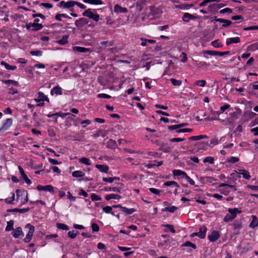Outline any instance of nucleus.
<instances>
[{
  "instance_id": "obj_1",
  "label": "nucleus",
  "mask_w": 258,
  "mask_h": 258,
  "mask_svg": "<svg viewBox=\"0 0 258 258\" xmlns=\"http://www.w3.org/2000/svg\"><path fill=\"white\" fill-rule=\"evenodd\" d=\"M16 201L20 205H23L28 202L27 192L26 190L17 189L16 190Z\"/></svg>"
},
{
  "instance_id": "obj_2",
  "label": "nucleus",
  "mask_w": 258,
  "mask_h": 258,
  "mask_svg": "<svg viewBox=\"0 0 258 258\" xmlns=\"http://www.w3.org/2000/svg\"><path fill=\"white\" fill-rule=\"evenodd\" d=\"M34 101L38 103L37 104V106H43L44 104V101L47 102H49V100L43 92H39L37 93V98H35Z\"/></svg>"
},
{
  "instance_id": "obj_3",
  "label": "nucleus",
  "mask_w": 258,
  "mask_h": 258,
  "mask_svg": "<svg viewBox=\"0 0 258 258\" xmlns=\"http://www.w3.org/2000/svg\"><path fill=\"white\" fill-rule=\"evenodd\" d=\"M25 228H28L29 229V231L26 234L25 238H24V241L26 243H28L32 239V237L35 231V227L33 225H31L30 224H27L26 225Z\"/></svg>"
},
{
  "instance_id": "obj_4",
  "label": "nucleus",
  "mask_w": 258,
  "mask_h": 258,
  "mask_svg": "<svg viewBox=\"0 0 258 258\" xmlns=\"http://www.w3.org/2000/svg\"><path fill=\"white\" fill-rule=\"evenodd\" d=\"M84 16L87 17L89 19H92L94 21L97 22L99 20V15L97 14H94L93 11L91 9H87L83 13Z\"/></svg>"
},
{
  "instance_id": "obj_5",
  "label": "nucleus",
  "mask_w": 258,
  "mask_h": 258,
  "mask_svg": "<svg viewBox=\"0 0 258 258\" xmlns=\"http://www.w3.org/2000/svg\"><path fill=\"white\" fill-rule=\"evenodd\" d=\"M219 187H224V188H221L219 189V191L221 194L227 196L230 190L229 189V188H233L234 187V185H229L226 183H221L219 185Z\"/></svg>"
},
{
  "instance_id": "obj_6",
  "label": "nucleus",
  "mask_w": 258,
  "mask_h": 258,
  "mask_svg": "<svg viewBox=\"0 0 258 258\" xmlns=\"http://www.w3.org/2000/svg\"><path fill=\"white\" fill-rule=\"evenodd\" d=\"M13 120L11 118L7 119L3 123L0 128V132H4L8 130L12 125Z\"/></svg>"
},
{
  "instance_id": "obj_7",
  "label": "nucleus",
  "mask_w": 258,
  "mask_h": 258,
  "mask_svg": "<svg viewBox=\"0 0 258 258\" xmlns=\"http://www.w3.org/2000/svg\"><path fill=\"white\" fill-rule=\"evenodd\" d=\"M37 189L39 191H48L51 193L54 192V187L51 185H47L45 186H43L42 185H38L37 186Z\"/></svg>"
},
{
  "instance_id": "obj_8",
  "label": "nucleus",
  "mask_w": 258,
  "mask_h": 258,
  "mask_svg": "<svg viewBox=\"0 0 258 258\" xmlns=\"http://www.w3.org/2000/svg\"><path fill=\"white\" fill-rule=\"evenodd\" d=\"M220 237V233L218 231L214 230L211 234L208 236V239L211 242H215Z\"/></svg>"
},
{
  "instance_id": "obj_9",
  "label": "nucleus",
  "mask_w": 258,
  "mask_h": 258,
  "mask_svg": "<svg viewBox=\"0 0 258 258\" xmlns=\"http://www.w3.org/2000/svg\"><path fill=\"white\" fill-rule=\"evenodd\" d=\"M12 235L17 238H21L23 237L24 234L23 233L22 228L21 227H17L12 233Z\"/></svg>"
},
{
  "instance_id": "obj_10",
  "label": "nucleus",
  "mask_w": 258,
  "mask_h": 258,
  "mask_svg": "<svg viewBox=\"0 0 258 258\" xmlns=\"http://www.w3.org/2000/svg\"><path fill=\"white\" fill-rule=\"evenodd\" d=\"M87 20L84 18H81L78 20H76L75 24L77 28H81L85 25L87 24Z\"/></svg>"
},
{
  "instance_id": "obj_11",
  "label": "nucleus",
  "mask_w": 258,
  "mask_h": 258,
  "mask_svg": "<svg viewBox=\"0 0 258 258\" xmlns=\"http://www.w3.org/2000/svg\"><path fill=\"white\" fill-rule=\"evenodd\" d=\"M18 169H19V170L20 173L21 177L25 180L26 183H27L28 184H31V180L28 178V177H27L26 174L25 173L23 169L20 166L18 167Z\"/></svg>"
},
{
  "instance_id": "obj_12",
  "label": "nucleus",
  "mask_w": 258,
  "mask_h": 258,
  "mask_svg": "<svg viewBox=\"0 0 258 258\" xmlns=\"http://www.w3.org/2000/svg\"><path fill=\"white\" fill-rule=\"evenodd\" d=\"M127 11L126 8L122 7L118 5H116L114 7V12L116 14L126 13Z\"/></svg>"
},
{
  "instance_id": "obj_13",
  "label": "nucleus",
  "mask_w": 258,
  "mask_h": 258,
  "mask_svg": "<svg viewBox=\"0 0 258 258\" xmlns=\"http://www.w3.org/2000/svg\"><path fill=\"white\" fill-rule=\"evenodd\" d=\"M173 174L174 176L180 177L182 178H184L187 175L186 172L179 169H174L172 171Z\"/></svg>"
},
{
  "instance_id": "obj_14",
  "label": "nucleus",
  "mask_w": 258,
  "mask_h": 258,
  "mask_svg": "<svg viewBox=\"0 0 258 258\" xmlns=\"http://www.w3.org/2000/svg\"><path fill=\"white\" fill-rule=\"evenodd\" d=\"M51 95H61L62 94V88L59 86L54 87L50 92Z\"/></svg>"
},
{
  "instance_id": "obj_15",
  "label": "nucleus",
  "mask_w": 258,
  "mask_h": 258,
  "mask_svg": "<svg viewBox=\"0 0 258 258\" xmlns=\"http://www.w3.org/2000/svg\"><path fill=\"white\" fill-rule=\"evenodd\" d=\"M196 18H197V17H196L189 13H185L183 16L182 21L187 23L190 20H194Z\"/></svg>"
},
{
  "instance_id": "obj_16",
  "label": "nucleus",
  "mask_w": 258,
  "mask_h": 258,
  "mask_svg": "<svg viewBox=\"0 0 258 258\" xmlns=\"http://www.w3.org/2000/svg\"><path fill=\"white\" fill-rule=\"evenodd\" d=\"M228 211L230 214V215L231 217L234 219L236 217L237 214H240L241 213V211L239 210L237 208L233 209L229 208L228 209Z\"/></svg>"
},
{
  "instance_id": "obj_17",
  "label": "nucleus",
  "mask_w": 258,
  "mask_h": 258,
  "mask_svg": "<svg viewBox=\"0 0 258 258\" xmlns=\"http://www.w3.org/2000/svg\"><path fill=\"white\" fill-rule=\"evenodd\" d=\"M240 42V39L239 37L228 38L226 39V44L229 45L232 43H238Z\"/></svg>"
},
{
  "instance_id": "obj_18",
  "label": "nucleus",
  "mask_w": 258,
  "mask_h": 258,
  "mask_svg": "<svg viewBox=\"0 0 258 258\" xmlns=\"http://www.w3.org/2000/svg\"><path fill=\"white\" fill-rule=\"evenodd\" d=\"M258 226V218L255 215H252V221L250 223L249 226L253 229Z\"/></svg>"
},
{
  "instance_id": "obj_19",
  "label": "nucleus",
  "mask_w": 258,
  "mask_h": 258,
  "mask_svg": "<svg viewBox=\"0 0 258 258\" xmlns=\"http://www.w3.org/2000/svg\"><path fill=\"white\" fill-rule=\"evenodd\" d=\"M207 228L203 226L200 228L199 232H198V237L200 238H204L206 236Z\"/></svg>"
},
{
  "instance_id": "obj_20",
  "label": "nucleus",
  "mask_w": 258,
  "mask_h": 258,
  "mask_svg": "<svg viewBox=\"0 0 258 258\" xmlns=\"http://www.w3.org/2000/svg\"><path fill=\"white\" fill-rule=\"evenodd\" d=\"M95 167L101 172L107 173L109 170V167L105 165L96 164Z\"/></svg>"
},
{
  "instance_id": "obj_21",
  "label": "nucleus",
  "mask_w": 258,
  "mask_h": 258,
  "mask_svg": "<svg viewBox=\"0 0 258 258\" xmlns=\"http://www.w3.org/2000/svg\"><path fill=\"white\" fill-rule=\"evenodd\" d=\"M84 3L94 5H101L103 2L101 0H82Z\"/></svg>"
},
{
  "instance_id": "obj_22",
  "label": "nucleus",
  "mask_w": 258,
  "mask_h": 258,
  "mask_svg": "<svg viewBox=\"0 0 258 258\" xmlns=\"http://www.w3.org/2000/svg\"><path fill=\"white\" fill-rule=\"evenodd\" d=\"M73 50L74 51L81 53L87 52L89 51L88 48L80 46H74L73 47Z\"/></svg>"
},
{
  "instance_id": "obj_23",
  "label": "nucleus",
  "mask_w": 258,
  "mask_h": 258,
  "mask_svg": "<svg viewBox=\"0 0 258 258\" xmlns=\"http://www.w3.org/2000/svg\"><path fill=\"white\" fill-rule=\"evenodd\" d=\"M79 161L80 163L88 166L91 165L92 164L91 161L89 158L86 157H82L80 158Z\"/></svg>"
},
{
  "instance_id": "obj_24",
  "label": "nucleus",
  "mask_w": 258,
  "mask_h": 258,
  "mask_svg": "<svg viewBox=\"0 0 258 258\" xmlns=\"http://www.w3.org/2000/svg\"><path fill=\"white\" fill-rule=\"evenodd\" d=\"M121 198V197L118 195L111 194L109 195H107L105 197V199L107 201H109L111 199H115L118 200Z\"/></svg>"
},
{
  "instance_id": "obj_25",
  "label": "nucleus",
  "mask_w": 258,
  "mask_h": 258,
  "mask_svg": "<svg viewBox=\"0 0 258 258\" xmlns=\"http://www.w3.org/2000/svg\"><path fill=\"white\" fill-rule=\"evenodd\" d=\"M2 82L3 83L5 84H8L9 87L11 85L17 86L19 85V83L18 82L12 80H2Z\"/></svg>"
},
{
  "instance_id": "obj_26",
  "label": "nucleus",
  "mask_w": 258,
  "mask_h": 258,
  "mask_svg": "<svg viewBox=\"0 0 258 258\" xmlns=\"http://www.w3.org/2000/svg\"><path fill=\"white\" fill-rule=\"evenodd\" d=\"M193 7V5H188V4H181L179 5H177L175 6L176 8L180 9L183 10H187L190 8Z\"/></svg>"
},
{
  "instance_id": "obj_27",
  "label": "nucleus",
  "mask_w": 258,
  "mask_h": 258,
  "mask_svg": "<svg viewBox=\"0 0 258 258\" xmlns=\"http://www.w3.org/2000/svg\"><path fill=\"white\" fill-rule=\"evenodd\" d=\"M136 211H137V210L134 208L128 209L125 207L122 208V212L124 213L126 215H131Z\"/></svg>"
},
{
  "instance_id": "obj_28",
  "label": "nucleus",
  "mask_w": 258,
  "mask_h": 258,
  "mask_svg": "<svg viewBox=\"0 0 258 258\" xmlns=\"http://www.w3.org/2000/svg\"><path fill=\"white\" fill-rule=\"evenodd\" d=\"M1 65L5 67V69L8 70H15L17 67L15 66H10L5 61H2L1 62Z\"/></svg>"
},
{
  "instance_id": "obj_29",
  "label": "nucleus",
  "mask_w": 258,
  "mask_h": 258,
  "mask_svg": "<svg viewBox=\"0 0 258 258\" xmlns=\"http://www.w3.org/2000/svg\"><path fill=\"white\" fill-rule=\"evenodd\" d=\"M113 208L111 206H107L103 207L102 211L106 214H111L112 215H114V214L112 212V209Z\"/></svg>"
},
{
  "instance_id": "obj_30",
  "label": "nucleus",
  "mask_w": 258,
  "mask_h": 258,
  "mask_svg": "<svg viewBox=\"0 0 258 258\" xmlns=\"http://www.w3.org/2000/svg\"><path fill=\"white\" fill-rule=\"evenodd\" d=\"M177 208L174 206H172L168 207H166L165 208L162 209V211L163 212H169L170 213H174L176 210Z\"/></svg>"
},
{
  "instance_id": "obj_31",
  "label": "nucleus",
  "mask_w": 258,
  "mask_h": 258,
  "mask_svg": "<svg viewBox=\"0 0 258 258\" xmlns=\"http://www.w3.org/2000/svg\"><path fill=\"white\" fill-rule=\"evenodd\" d=\"M164 184L166 186H172L175 187L176 188L179 187V185H178V184L176 182H175L174 181H167V182H165L164 183Z\"/></svg>"
},
{
  "instance_id": "obj_32",
  "label": "nucleus",
  "mask_w": 258,
  "mask_h": 258,
  "mask_svg": "<svg viewBox=\"0 0 258 258\" xmlns=\"http://www.w3.org/2000/svg\"><path fill=\"white\" fill-rule=\"evenodd\" d=\"M68 36L67 35L63 36L61 39L56 41V43L60 45H64L68 42Z\"/></svg>"
},
{
  "instance_id": "obj_33",
  "label": "nucleus",
  "mask_w": 258,
  "mask_h": 258,
  "mask_svg": "<svg viewBox=\"0 0 258 258\" xmlns=\"http://www.w3.org/2000/svg\"><path fill=\"white\" fill-rule=\"evenodd\" d=\"M85 173L80 170L75 171L72 173V176L74 177H82L84 176Z\"/></svg>"
},
{
  "instance_id": "obj_34",
  "label": "nucleus",
  "mask_w": 258,
  "mask_h": 258,
  "mask_svg": "<svg viewBox=\"0 0 258 258\" xmlns=\"http://www.w3.org/2000/svg\"><path fill=\"white\" fill-rule=\"evenodd\" d=\"M121 188L119 187H106L105 188L106 191H114L120 192Z\"/></svg>"
},
{
  "instance_id": "obj_35",
  "label": "nucleus",
  "mask_w": 258,
  "mask_h": 258,
  "mask_svg": "<svg viewBox=\"0 0 258 258\" xmlns=\"http://www.w3.org/2000/svg\"><path fill=\"white\" fill-rule=\"evenodd\" d=\"M69 18V19H71V17H70L69 16H68L67 14H57L56 15L55 17V19L57 20V21H61V18Z\"/></svg>"
},
{
  "instance_id": "obj_36",
  "label": "nucleus",
  "mask_w": 258,
  "mask_h": 258,
  "mask_svg": "<svg viewBox=\"0 0 258 258\" xmlns=\"http://www.w3.org/2000/svg\"><path fill=\"white\" fill-rule=\"evenodd\" d=\"M43 26L41 24L34 23L32 24V30L33 31H37L41 29Z\"/></svg>"
},
{
  "instance_id": "obj_37",
  "label": "nucleus",
  "mask_w": 258,
  "mask_h": 258,
  "mask_svg": "<svg viewBox=\"0 0 258 258\" xmlns=\"http://www.w3.org/2000/svg\"><path fill=\"white\" fill-rule=\"evenodd\" d=\"M164 227L167 228V229L165 230V232H167L168 231H170L172 233H175V230L174 229V226L170 224H166L163 225Z\"/></svg>"
},
{
  "instance_id": "obj_38",
  "label": "nucleus",
  "mask_w": 258,
  "mask_h": 258,
  "mask_svg": "<svg viewBox=\"0 0 258 258\" xmlns=\"http://www.w3.org/2000/svg\"><path fill=\"white\" fill-rule=\"evenodd\" d=\"M79 234V232L77 231H76V230H72V231H70L68 233V236L71 238V239H74L75 238L76 236Z\"/></svg>"
},
{
  "instance_id": "obj_39",
  "label": "nucleus",
  "mask_w": 258,
  "mask_h": 258,
  "mask_svg": "<svg viewBox=\"0 0 258 258\" xmlns=\"http://www.w3.org/2000/svg\"><path fill=\"white\" fill-rule=\"evenodd\" d=\"M203 162L205 163H209L211 164H213L214 163V158L212 156H208L204 159Z\"/></svg>"
},
{
  "instance_id": "obj_40",
  "label": "nucleus",
  "mask_w": 258,
  "mask_h": 258,
  "mask_svg": "<svg viewBox=\"0 0 258 258\" xmlns=\"http://www.w3.org/2000/svg\"><path fill=\"white\" fill-rule=\"evenodd\" d=\"M56 227L58 229L63 230H69V227L67 225L63 224V223H57L56 224Z\"/></svg>"
},
{
  "instance_id": "obj_41",
  "label": "nucleus",
  "mask_w": 258,
  "mask_h": 258,
  "mask_svg": "<svg viewBox=\"0 0 258 258\" xmlns=\"http://www.w3.org/2000/svg\"><path fill=\"white\" fill-rule=\"evenodd\" d=\"M205 138H207V136L206 135H199V136L190 137L189 138V139L190 140H192V141H197V140L204 139Z\"/></svg>"
},
{
  "instance_id": "obj_42",
  "label": "nucleus",
  "mask_w": 258,
  "mask_h": 258,
  "mask_svg": "<svg viewBox=\"0 0 258 258\" xmlns=\"http://www.w3.org/2000/svg\"><path fill=\"white\" fill-rule=\"evenodd\" d=\"M172 85L175 86H179L181 85L182 82L179 80H176L173 78H171L170 80Z\"/></svg>"
},
{
  "instance_id": "obj_43",
  "label": "nucleus",
  "mask_w": 258,
  "mask_h": 258,
  "mask_svg": "<svg viewBox=\"0 0 258 258\" xmlns=\"http://www.w3.org/2000/svg\"><path fill=\"white\" fill-rule=\"evenodd\" d=\"M211 45L215 48H219L222 46V45L219 40H216L211 42Z\"/></svg>"
},
{
  "instance_id": "obj_44",
  "label": "nucleus",
  "mask_w": 258,
  "mask_h": 258,
  "mask_svg": "<svg viewBox=\"0 0 258 258\" xmlns=\"http://www.w3.org/2000/svg\"><path fill=\"white\" fill-rule=\"evenodd\" d=\"M91 199L93 201H100L102 200V198L100 196L94 193L91 195Z\"/></svg>"
},
{
  "instance_id": "obj_45",
  "label": "nucleus",
  "mask_w": 258,
  "mask_h": 258,
  "mask_svg": "<svg viewBox=\"0 0 258 258\" xmlns=\"http://www.w3.org/2000/svg\"><path fill=\"white\" fill-rule=\"evenodd\" d=\"M239 158L236 157H230L227 159V162L228 163H235L238 162Z\"/></svg>"
},
{
  "instance_id": "obj_46",
  "label": "nucleus",
  "mask_w": 258,
  "mask_h": 258,
  "mask_svg": "<svg viewBox=\"0 0 258 258\" xmlns=\"http://www.w3.org/2000/svg\"><path fill=\"white\" fill-rule=\"evenodd\" d=\"M241 175H242L243 178L245 179H249L251 177L249 172L245 169H243V171Z\"/></svg>"
},
{
  "instance_id": "obj_47",
  "label": "nucleus",
  "mask_w": 258,
  "mask_h": 258,
  "mask_svg": "<svg viewBox=\"0 0 258 258\" xmlns=\"http://www.w3.org/2000/svg\"><path fill=\"white\" fill-rule=\"evenodd\" d=\"M13 222L10 221L7 223V225L6 228V231H10L13 229Z\"/></svg>"
},
{
  "instance_id": "obj_48",
  "label": "nucleus",
  "mask_w": 258,
  "mask_h": 258,
  "mask_svg": "<svg viewBox=\"0 0 258 258\" xmlns=\"http://www.w3.org/2000/svg\"><path fill=\"white\" fill-rule=\"evenodd\" d=\"M219 140L218 139L214 138L210 140V147H213L214 146L219 144Z\"/></svg>"
},
{
  "instance_id": "obj_49",
  "label": "nucleus",
  "mask_w": 258,
  "mask_h": 258,
  "mask_svg": "<svg viewBox=\"0 0 258 258\" xmlns=\"http://www.w3.org/2000/svg\"><path fill=\"white\" fill-rule=\"evenodd\" d=\"M30 53L33 56H41L42 54V52L40 50H35L31 51Z\"/></svg>"
},
{
  "instance_id": "obj_50",
  "label": "nucleus",
  "mask_w": 258,
  "mask_h": 258,
  "mask_svg": "<svg viewBox=\"0 0 258 258\" xmlns=\"http://www.w3.org/2000/svg\"><path fill=\"white\" fill-rule=\"evenodd\" d=\"M15 194L14 193H12V197L10 198H7L5 200V202L7 204H11L13 203V201L15 200Z\"/></svg>"
},
{
  "instance_id": "obj_51",
  "label": "nucleus",
  "mask_w": 258,
  "mask_h": 258,
  "mask_svg": "<svg viewBox=\"0 0 258 258\" xmlns=\"http://www.w3.org/2000/svg\"><path fill=\"white\" fill-rule=\"evenodd\" d=\"M204 54H208L210 55H217V51L212 50H205L203 52Z\"/></svg>"
},
{
  "instance_id": "obj_52",
  "label": "nucleus",
  "mask_w": 258,
  "mask_h": 258,
  "mask_svg": "<svg viewBox=\"0 0 258 258\" xmlns=\"http://www.w3.org/2000/svg\"><path fill=\"white\" fill-rule=\"evenodd\" d=\"M183 245L184 246L191 247L194 249H196L197 248V246L196 244H195L188 241H186L184 244H183Z\"/></svg>"
},
{
  "instance_id": "obj_53",
  "label": "nucleus",
  "mask_w": 258,
  "mask_h": 258,
  "mask_svg": "<svg viewBox=\"0 0 258 258\" xmlns=\"http://www.w3.org/2000/svg\"><path fill=\"white\" fill-rule=\"evenodd\" d=\"M230 107V105L228 104H225L224 105L221 106L220 107L221 112L218 113V114L224 112L226 110L229 108Z\"/></svg>"
},
{
  "instance_id": "obj_54",
  "label": "nucleus",
  "mask_w": 258,
  "mask_h": 258,
  "mask_svg": "<svg viewBox=\"0 0 258 258\" xmlns=\"http://www.w3.org/2000/svg\"><path fill=\"white\" fill-rule=\"evenodd\" d=\"M91 229L93 232H96L99 230V227L97 224L93 223L91 225Z\"/></svg>"
},
{
  "instance_id": "obj_55",
  "label": "nucleus",
  "mask_w": 258,
  "mask_h": 258,
  "mask_svg": "<svg viewBox=\"0 0 258 258\" xmlns=\"http://www.w3.org/2000/svg\"><path fill=\"white\" fill-rule=\"evenodd\" d=\"M75 1H69L66 2L65 8H71L73 7L75 4Z\"/></svg>"
},
{
  "instance_id": "obj_56",
  "label": "nucleus",
  "mask_w": 258,
  "mask_h": 258,
  "mask_svg": "<svg viewBox=\"0 0 258 258\" xmlns=\"http://www.w3.org/2000/svg\"><path fill=\"white\" fill-rule=\"evenodd\" d=\"M216 2V0H204L199 4L200 7L206 6L208 3Z\"/></svg>"
},
{
  "instance_id": "obj_57",
  "label": "nucleus",
  "mask_w": 258,
  "mask_h": 258,
  "mask_svg": "<svg viewBox=\"0 0 258 258\" xmlns=\"http://www.w3.org/2000/svg\"><path fill=\"white\" fill-rule=\"evenodd\" d=\"M149 190L150 192L155 195H159L161 193V191L157 188H149Z\"/></svg>"
},
{
  "instance_id": "obj_58",
  "label": "nucleus",
  "mask_w": 258,
  "mask_h": 258,
  "mask_svg": "<svg viewBox=\"0 0 258 258\" xmlns=\"http://www.w3.org/2000/svg\"><path fill=\"white\" fill-rule=\"evenodd\" d=\"M196 84L201 87H205L206 84V82L205 80H198L196 82Z\"/></svg>"
},
{
  "instance_id": "obj_59",
  "label": "nucleus",
  "mask_w": 258,
  "mask_h": 258,
  "mask_svg": "<svg viewBox=\"0 0 258 258\" xmlns=\"http://www.w3.org/2000/svg\"><path fill=\"white\" fill-rule=\"evenodd\" d=\"M180 57L181 58L180 61L182 62H185L187 60V55H186V53L184 52L181 53V54L180 55Z\"/></svg>"
},
{
  "instance_id": "obj_60",
  "label": "nucleus",
  "mask_w": 258,
  "mask_h": 258,
  "mask_svg": "<svg viewBox=\"0 0 258 258\" xmlns=\"http://www.w3.org/2000/svg\"><path fill=\"white\" fill-rule=\"evenodd\" d=\"M93 136L94 138H98L99 136L104 137L105 136V134L102 131H99L95 134H94Z\"/></svg>"
},
{
  "instance_id": "obj_61",
  "label": "nucleus",
  "mask_w": 258,
  "mask_h": 258,
  "mask_svg": "<svg viewBox=\"0 0 258 258\" xmlns=\"http://www.w3.org/2000/svg\"><path fill=\"white\" fill-rule=\"evenodd\" d=\"M185 179L187 180V181L192 185H194L195 184V181L192 179L189 176L187 175V174L184 177Z\"/></svg>"
},
{
  "instance_id": "obj_62",
  "label": "nucleus",
  "mask_w": 258,
  "mask_h": 258,
  "mask_svg": "<svg viewBox=\"0 0 258 258\" xmlns=\"http://www.w3.org/2000/svg\"><path fill=\"white\" fill-rule=\"evenodd\" d=\"M232 12V10L230 8H226L220 11V13H229L230 14Z\"/></svg>"
},
{
  "instance_id": "obj_63",
  "label": "nucleus",
  "mask_w": 258,
  "mask_h": 258,
  "mask_svg": "<svg viewBox=\"0 0 258 258\" xmlns=\"http://www.w3.org/2000/svg\"><path fill=\"white\" fill-rule=\"evenodd\" d=\"M97 97L98 98H105V99H110L111 98V96L110 95H109L107 94H105V93L99 94L97 95Z\"/></svg>"
},
{
  "instance_id": "obj_64",
  "label": "nucleus",
  "mask_w": 258,
  "mask_h": 258,
  "mask_svg": "<svg viewBox=\"0 0 258 258\" xmlns=\"http://www.w3.org/2000/svg\"><path fill=\"white\" fill-rule=\"evenodd\" d=\"M249 48L251 50H255L258 49V43H255L249 46Z\"/></svg>"
}]
</instances>
